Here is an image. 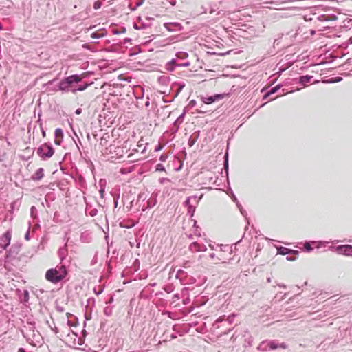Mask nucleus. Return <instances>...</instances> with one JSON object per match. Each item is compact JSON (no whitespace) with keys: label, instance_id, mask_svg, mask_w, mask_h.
<instances>
[{"label":"nucleus","instance_id":"c9c22d12","mask_svg":"<svg viewBox=\"0 0 352 352\" xmlns=\"http://www.w3.org/2000/svg\"><path fill=\"white\" fill-rule=\"evenodd\" d=\"M167 158H168V155L163 154L160 156V160L162 162H165L167 160Z\"/></svg>","mask_w":352,"mask_h":352},{"label":"nucleus","instance_id":"a19ab883","mask_svg":"<svg viewBox=\"0 0 352 352\" xmlns=\"http://www.w3.org/2000/svg\"><path fill=\"white\" fill-rule=\"evenodd\" d=\"M36 210V208L34 206H32L30 209L31 215L33 217V214L34 213V210Z\"/></svg>","mask_w":352,"mask_h":352},{"label":"nucleus","instance_id":"9d476101","mask_svg":"<svg viewBox=\"0 0 352 352\" xmlns=\"http://www.w3.org/2000/svg\"><path fill=\"white\" fill-rule=\"evenodd\" d=\"M278 253L282 255H287L289 254H298V251L291 250L285 247L280 246L277 248Z\"/></svg>","mask_w":352,"mask_h":352},{"label":"nucleus","instance_id":"0eeeda50","mask_svg":"<svg viewBox=\"0 0 352 352\" xmlns=\"http://www.w3.org/2000/svg\"><path fill=\"white\" fill-rule=\"evenodd\" d=\"M336 251L339 254L352 256V245H338L336 248Z\"/></svg>","mask_w":352,"mask_h":352},{"label":"nucleus","instance_id":"bf43d9fd","mask_svg":"<svg viewBox=\"0 0 352 352\" xmlns=\"http://www.w3.org/2000/svg\"><path fill=\"white\" fill-rule=\"evenodd\" d=\"M232 199L234 201H237L236 197L234 196V195H232Z\"/></svg>","mask_w":352,"mask_h":352},{"label":"nucleus","instance_id":"20e7f679","mask_svg":"<svg viewBox=\"0 0 352 352\" xmlns=\"http://www.w3.org/2000/svg\"><path fill=\"white\" fill-rule=\"evenodd\" d=\"M278 348L285 349L286 345L285 343L278 344L275 341H263L258 346L260 351L274 350Z\"/></svg>","mask_w":352,"mask_h":352},{"label":"nucleus","instance_id":"052dcab7","mask_svg":"<svg viewBox=\"0 0 352 352\" xmlns=\"http://www.w3.org/2000/svg\"><path fill=\"white\" fill-rule=\"evenodd\" d=\"M341 80H342V78H341V77H338V78H337V80H336V82H339V81H340Z\"/></svg>","mask_w":352,"mask_h":352},{"label":"nucleus","instance_id":"2f4dec72","mask_svg":"<svg viewBox=\"0 0 352 352\" xmlns=\"http://www.w3.org/2000/svg\"><path fill=\"white\" fill-rule=\"evenodd\" d=\"M234 320V316H230L228 318H226V322H227L229 324H232Z\"/></svg>","mask_w":352,"mask_h":352},{"label":"nucleus","instance_id":"37998d69","mask_svg":"<svg viewBox=\"0 0 352 352\" xmlns=\"http://www.w3.org/2000/svg\"><path fill=\"white\" fill-rule=\"evenodd\" d=\"M81 112H82V109H81L80 108H78V109H77L76 110V112H75V113H76V114L79 115V114H80V113H81Z\"/></svg>","mask_w":352,"mask_h":352},{"label":"nucleus","instance_id":"4d7b16f0","mask_svg":"<svg viewBox=\"0 0 352 352\" xmlns=\"http://www.w3.org/2000/svg\"><path fill=\"white\" fill-rule=\"evenodd\" d=\"M113 297H111L109 302H107V303H111V302H113Z\"/></svg>","mask_w":352,"mask_h":352},{"label":"nucleus","instance_id":"58836bf2","mask_svg":"<svg viewBox=\"0 0 352 352\" xmlns=\"http://www.w3.org/2000/svg\"><path fill=\"white\" fill-rule=\"evenodd\" d=\"M99 192H100L101 198H103L104 194V188H101L100 190H99Z\"/></svg>","mask_w":352,"mask_h":352},{"label":"nucleus","instance_id":"79ce46f5","mask_svg":"<svg viewBox=\"0 0 352 352\" xmlns=\"http://www.w3.org/2000/svg\"><path fill=\"white\" fill-rule=\"evenodd\" d=\"M25 240H29L30 239V232H29V231H28L27 233L25 234Z\"/></svg>","mask_w":352,"mask_h":352},{"label":"nucleus","instance_id":"603ef678","mask_svg":"<svg viewBox=\"0 0 352 352\" xmlns=\"http://www.w3.org/2000/svg\"><path fill=\"white\" fill-rule=\"evenodd\" d=\"M182 272H184V271H183L182 270H179L177 271V275H179V274H181V273H182Z\"/></svg>","mask_w":352,"mask_h":352},{"label":"nucleus","instance_id":"774afa93","mask_svg":"<svg viewBox=\"0 0 352 352\" xmlns=\"http://www.w3.org/2000/svg\"><path fill=\"white\" fill-rule=\"evenodd\" d=\"M3 29L2 25L0 23V30Z\"/></svg>","mask_w":352,"mask_h":352},{"label":"nucleus","instance_id":"393cba45","mask_svg":"<svg viewBox=\"0 0 352 352\" xmlns=\"http://www.w3.org/2000/svg\"><path fill=\"white\" fill-rule=\"evenodd\" d=\"M104 315H106L107 316H110L111 314H112V307H106L104 309Z\"/></svg>","mask_w":352,"mask_h":352},{"label":"nucleus","instance_id":"e433bc0d","mask_svg":"<svg viewBox=\"0 0 352 352\" xmlns=\"http://www.w3.org/2000/svg\"><path fill=\"white\" fill-rule=\"evenodd\" d=\"M162 148H163V146H162V144H158V145L155 147V151L158 152V151H160V150H162Z\"/></svg>","mask_w":352,"mask_h":352},{"label":"nucleus","instance_id":"1a4fd4ad","mask_svg":"<svg viewBox=\"0 0 352 352\" xmlns=\"http://www.w3.org/2000/svg\"><path fill=\"white\" fill-rule=\"evenodd\" d=\"M21 246L18 245H13L10 250L6 253V258L8 259H12L16 256L20 251Z\"/></svg>","mask_w":352,"mask_h":352},{"label":"nucleus","instance_id":"ea45409f","mask_svg":"<svg viewBox=\"0 0 352 352\" xmlns=\"http://www.w3.org/2000/svg\"><path fill=\"white\" fill-rule=\"evenodd\" d=\"M119 198H120V194H119V193L116 194V195H113V199H114V201H115V200L118 201Z\"/></svg>","mask_w":352,"mask_h":352},{"label":"nucleus","instance_id":"a18cd8bd","mask_svg":"<svg viewBox=\"0 0 352 352\" xmlns=\"http://www.w3.org/2000/svg\"><path fill=\"white\" fill-rule=\"evenodd\" d=\"M41 133H42V135H43V137H45V135H46V133H45V131L44 130V129H43V128H41Z\"/></svg>","mask_w":352,"mask_h":352},{"label":"nucleus","instance_id":"72a5a7b5","mask_svg":"<svg viewBox=\"0 0 352 352\" xmlns=\"http://www.w3.org/2000/svg\"><path fill=\"white\" fill-rule=\"evenodd\" d=\"M226 316H221L219 318H217L216 320V322L219 323V322H221L226 321Z\"/></svg>","mask_w":352,"mask_h":352},{"label":"nucleus","instance_id":"9b49d317","mask_svg":"<svg viewBox=\"0 0 352 352\" xmlns=\"http://www.w3.org/2000/svg\"><path fill=\"white\" fill-rule=\"evenodd\" d=\"M313 78L312 76L305 75L301 76L298 78L294 79L296 82L301 84L303 86H305L307 83H309L311 79Z\"/></svg>","mask_w":352,"mask_h":352},{"label":"nucleus","instance_id":"6ab92c4d","mask_svg":"<svg viewBox=\"0 0 352 352\" xmlns=\"http://www.w3.org/2000/svg\"><path fill=\"white\" fill-rule=\"evenodd\" d=\"M157 204V199L156 197L153 196V195H151L150 199L147 201V206L146 208H151L155 206Z\"/></svg>","mask_w":352,"mask_h":352},{"label":"nucleus","instance_id":"69168bd1","mask_svg":"<svg viewBox=\"0 0 352 352\" xmlns=\"http://www.w3.org/2000/svg\"><path fill=\"white\" fill-rule=\"evenodd\" d=\"M80 181L85 182L83 177H80Z\"/></svg>","mask_w":352,"mask_h":352},{"label":"nucleus","instance_id":"5701e85b","mask_svg":"<svg viewBox=\"0 0 352 352\" xmlns=\"http://www.w3.org/2000/svg\"><path fill=\"white\" fill-rule=\"evenodd\" d=\"M224 170L226 171V175H228V152L226 153L224 155Z\"/></svg>","mask_w":352,"mask_h":352},{"label":"nucleus","instance_id":"473e14b6","mask_svg":"<svg viewBox=\"0 0 352 352\" xmlns=\"http://www.w3.org/2000/svg\"><path fill=\"white\" fill-rule=\"evenodd\" d=\"M207 250V248L204 244H199V252H205Z\"/></svg>","mask_w":352,"mask_h":352},{"label":"nucleus","instance_id":"aec40b11","mask_svg":"<svg viewBox=\"0 0 352 352\" xmlns=\"http://www.w3.org/2000/svg\"><path fill=\"white\" fill-rule=\"evenodd\" d=\"M189 250L192 252H199V243H198L197 242H192L190 245H189Z\"/></svg>","mask_w":352,"mask_h":352},{"label":"nucleus","instance_id":"6e6552de","mask_svg":"<svg viewBox=\"0 0 352 352\" xmlns=\"http://www.w3.org/2000/svg\"><path fill=\"white\" fill-rule=\"evenodd\" d=\"M12 233L11 231L8 230L0 237V247L4 250L10 245L11 241Z\"/></svg>","mask_w":352,"mask_h":352},{"label":"nucleus","instance_id":"f3484780","mask_svg":"<svg viewBox=\"0 0 352 352\" xmlns=\"http://www.w3.org/2000/svg\"><path fill=\"white\" fill-rule=\"evenodd\" d=\"M191 201H193L195 204H197L199 199H197V197L196 196L192 197H188L186 200L184 201V205L186 207H188L189 205H192L191 204Z\"/></svg>","mask_w":352,"mask_h":352},{"label":"nucleus","instance_id":"0e129e2a","mask_svg":"<svg viewBox=\"0 0 352 352\" xmlns=\"http://www.w3.org/2000/svg\"><path fill=\"white\" fill-rule=\"evenodd\" d=\"M131 39L130 38H125L124 39V43H126V42L129 41Z\"/></svg>","mask_w":352,"mask_h":352},{"label":"nucleus","instance_id":"7c9ffc66","mask_svg":"<svg viewBox=\"0 0 352 352\" xmlns=\"http://www.w3.org/2000/svg\"><path fill=\"white\" fill-rule=\"evenodd\" d=\"M102 6V3L99 1H95L94 3V8L95 10H98L99 8H100Z\"/></svg>","mask_w":352,"mask_h":352},{"label":"nucleus","instance_id":"680f3d73","mask_svg":"<svg viewBox=\"0 0 352 352\" xmlns=\"http://www.w3.org/2000/svg\"><path fill=\"white\" fill-rule=\"evenodd\" d=\"M172 130L174 131V132H177V131H176V126H173V129Z\"/></svg>","mask_w":352,"mask_h":352},{"label":"nucleus","instance_id":"ddd939ff","mask_svg":"<svg viewBox=\"0 0 352 352\" xmlns=\"http://www.w3.org/2000/svg\"><path fill=\"white\" fill-rule=\"evenodd\" d=\"M58 254L62 262L67 255V247L66 244L64 246L59 248Z\"/></svg>","mask_w":352,"mask_h":352},{"label":"nucleus","instance_id":"7ed1b4c3","mask_svg":"<svg viewBox=\"0 0 352 352\" xmlns=\"http://www.w3.org/2000/svg\"><path fill=\"white\" fill-rule=\"evenodd\" d=\"M36 153L41 158L45 160L54 155V149L50 143H45L37 148Z\"/></svg>","mask_w":352,"mask_h":352},{"label":"nucleus","instance_id":"423d86ee","mask_svg":"<svg viewBox=\"0 0 352 352\" xmlns=\"http://www.w3.org/2000/svg\"><path fill=\"white\" fill-rule=\"evenodd\" d=\"M228 94H217L213 96H208V97H203L202 101L207 104H212L214 102L219 101L220 100L223 99Z\"/></svg>","mask_w":352,"mask_h":352},{"label":"nucleus","instance_id":"f257e3e1","mask_svg":"<svg viewBox=\"0 0 352 352\" xmlns=\"http://www.w3.org/2000/svg\"><path fill=\"white\" fill-rule=\"evenodd\" d=\"M82 79V78L81 76L78 74H74L65 77L59 82L58 85H57V88L55 89V90H59L64 92L72 91L74 93V85L80 82Z\"/></svg>","mask_w":352,"mask_h":352},{"label":"nucleus","instance_id":"2eb2a0df","mask_svg":"<svg viewBox=\"0 0 352 352\" xmlns=\"http://www.w3.org/2000/svg\"><path fill=\"white\" fill-rule=\"evenodd\" d=\"M55 137L56 140H55V144L59 145L60 144V141L58 140V138H63V130L60 128H58L55 130L54 133Z\"/></svg>","mask_w":352,"mask_h":352},{"label":"nucleus","instance_id":"c756f323","mask_svg":"<svg viewBox=\"0 0 352 352\" xmlns=\"http://www.w3.org/2000/svg\"><path fill=\"white\" fill-rule=\"evenodd\" d=\"M197 139V137L196 138H190L188 142V145L190 146H192L195 144Z\"/></svg>","mask_w":352,"mask_h":352},{"label":"nucleus","instance_id":"4be33fe9","mask_svg":"<svg viewBox=\"0 0 352 352\" xmlns=\"http://www.w3.org/2000/svg\"><path fill=\"white\" fill-rule=\"evenodd\" d=\"M88 85H89L87 83H84L83 85H80L78 86H76V85H74V94H75L77 91H82L85 90L87 89V87H88Z\"/></svg>","mask_w":352,"mask_h":352},{"label":"nucleus","instance_id":"338daca9","mask_svg":"<svg viewBox=\"0 0 352 352\" xmlns=\"http://www.w3.org/2000/svg\"><path fill=\"white\" fill-rule=\"evenodd\" d=\"M195 101L194 100L190 101V104H195Z\"/></svg>","mask_w":352,"mask_h":352},{"label":"nucleus","instance_id":"13d9d810","mask_svg":"<svg viewBox=\"0 0 352 352\" xmlns=\"http://www.w3.org/2000/svg\"><path fill=\"white\" fill-rule=\"evenodd\" d=\"M134 28L136 29V30H140V29L136 24H134Z\"/></svg>","mask_w":352,"mask_h":352},{"label":"nucleus","instance_id":"8fccbe9b","mask_svg":"<svg viewBox=\"0 0 352 352\" xmlns=\"http://www.w3.org/2000/svg\"><path fill=\"white\" fill-rule=\"evenodd\" d=\"M17 352H25V350L23 348H20Z\"/></svg>","mask_w":352,"mask_h":352},{"label":"nucleus","instance_id":"5fc2aeb1","mask_svg":"<svg viewBox=\"0 0 352 352\" xmlns=\"http://www.w3.org/2000/svg\"><path fill=\"white\" fill-rule=\"evenodd\" d=\"M279 287H283V288H285L286 287V285H283V284H278V285Z\"/></svg>","mask_w":352,"mask_h":352},{"label":"nucleus","instance_id":"f03ea898","mask_svg":"<svg viewBox=\"0 0 352 352\" xmlns=\"http://www.w3.org/2000/svg\"><path fill=\"white\" fill-rule=\"evenodd\" d=\"M67 271L65 265H57L55 268L48 270L45 274V278L52 283H57L65 278Z\"/></svg>","mask_w":352,"mask_h":352},{"label":"nucleus","instance_id":"3c124183","mask_svg":"<svg viewBox=\"0 0 352 352\" xmlns=\"http://www.w3.org/2000/svg\"><path fill=\"white\" fill-rule=\"evenodd\" d=\"M210 257L211 258H214L215 257V254H214V253H211V254H210Z\"/></svg>","mask_w":352,"mask_h":352},{"label":"nucleus","instance_id":"de8ad7c7","mask_svg":"<svg viewBox=\"0 0 352 352\" xmlns=\"http://www.w3.org/2000/svg\"><path fill=\"white\" fill-rule=\"evenodd\" d=\"M14 204H15V202H14V203H12V204H11V210H10L11 212H12V211H13V210H14Z\"/></svg>","mask_w":352,"mask_h":352},{"label":"nucleus","instance_id":"6e6d98bb","mask_svg":"<svg viewBox=\"0 0 352 352\" xmlns=\"http://www.w3.org/2000/svg\"><path fill=\"white\" fill-rule=\"evenodd\" d=\"M149 104H150L149 100H147V101L146 102V103H145V106H146V107H148V106H149Z\"/></svg>","mask_w":352,"mask_h":352},{"label":"nucleus","instance_id":"09e8293b","mask_svg":"<svg viewBox=\"0 0 352 352\" xmlns=\"http://www.w3.org/2000/svg\"><path fill=\"white\" fill-rule=\"evenodd\" d=\"M118 205V201L115 200V201H114V207H115V208H117Z\"/></svg>","mask_w":352,"mask_h":352},{"label":"nucleus","instance_id":"412c9836","mask_svg":"<svg viewBox=\"0 0 352 352\" xmlns=\"http://www.w3.org/2000/svg\"><path fill=\"white\" fill-rule=\"evenodd\" d=\"M188 56V53L185 52H178L176 54V57L178 59V60H180L179 62H182V60L186 59Z\"/></svg>","mask_w":352,"mask_h":352},{"label":"nucleus","instance_id":"bb28decb","mask_svg":"<svg viewBox=\"0 0 352 352\" xmlns=\"http://www.w3.org/2000/svg\"><path fill=\"white\" fill-rule=\"evenodd\" d=\"M170 25H173V26H179V24L177 23H165L164 24V26L166 27V28L169 30V31H171L172 29L170 28Z\"/></svg>","mask_w":352,"mask_h":352},{"label":"nucleus","instance_id":"f8f14e48","mask_svg":"<svg viewBox=\"0 0 352 352\" xmlns=\"http://www.w3.org/2000/svg\"><path fill=\"white\" fill-rule=\"evenodd\" d=\"M43 177L44 170L43 168H40L32 175L31 178L33 181H40Z\"/></svg>","mask_w":352,"mask_h":352},{"label":"nucleus","instance_id":"39448f33","mask_svg":"<svg viewBox=\"0 0 352 352\" xmlns=\"http://www.w3.org/2000/svg\"><path fill=\"white\" fill-rule=\"evenodd\" d=\"M190 65V63L189 61L179 62L178 59L176 58H173L166 65V69L169 72H173L175 70V67H188Z\"/></svg>","mask_w":352,"mask_h":352},{"label":"nucleus","instance_id":"864d4df0","mask_svg":"<svg viewBox=\"0 0 352 352\" xmlns=\"http://www.w3.org/2000/svg\"><path fill=\"white\" fill-rule=\"evenodd\" d=\"M184 87V84L179 85V91H181Z\"/></svg>","mask_w":352,"mask_h":352},{"label":"nucleus","instance_id":"4468645a","mask_svg":"<svg viewBox=\"0 0 352 352\" xmlns=\"http://www.w3.org/2000/svg\"><path fill=\"white\" fill-rule=\"evenodd\" d=\"M85 212L87 215L94 217L97 215L98 210L96 208H92L91 205L87 204Z\"/></svg>","mask_w":352,"mask_h":352},{"label":"nucleus","instance_id":"e2e57ef3","mask_svg":"<svg viewBox=\"0 0 352 352\" xmlns=\"http://www.w3.org/2000/svg\"><path fill=\"white\" fill-rule=\"evenodd\" d=\"M30 331H32V332H34V327H30Z\"/></svg>","mask_w":352,"mask_h":352},{"label":"nucleus","instance_id":"4c0bfd02","mask_svg":"<svg viewBox=\"0 0 352 352\" xmlns=\"http://www.w3.org/2000/svg\"><path fill=\"white\" fill-rule=\"evenodd\" d=\"M94 293L96 294V295H99L102 292H103V289L102 288H100L98 291L96 290V289L95 288L94 289Z\"/></svg>","mask_w":352,"mask_h":352},{"label":"nucleus","instance_id":"cd10ccee","mask_svg":"<svg viewBox=\"0 0 352 352\" xmlns=\"http://www.w3.org/2000/svg\"><path fill=\"white\" fill-rule=\"evenodd\" d=\"M192 262L190 261H185L183 263L182 267L184 268H189L191 267Z\"/></svg>","mask_w":352,"mask_h":352},{"label":"nucleus","instance_id":"dca6fc26","mask_svg":"<svg viewBox=\"0 0 352 352\" xmlns=\"http://www.w3.org/2000/svg\"><path fill=\"white\" fill-rule=\"evenodd\" d=\"M185 117V112L182 113L174 122V126H176V131H178L180 124L184 122Z\"/></svg>","mask_w":352,"mask_h":352},{"label":"nucleus","instance_id":"a878e982","mask_svg":"<svg viewBox=\"0 0 352 352\" xmlns=\"http://www.w3.org/2000/svg\"><path fill=\"white\" fill-rule=\"evenodd\" d=\"M304 247L307 252H309L313 250V248L311 247L310 242H306L304 245Z\"/></svg>","mask_w":352,"mask_h":352},{"label":"nucleus","instance_id":"c03bdc74","mask_svg":"<svg viewBox=\"0 0 352 352\" xmlns=\"http://www.w3.org/2000/svg\"><path fill=\"white\" fill-rule=\"evenodd\" d=\"M169 2L173 6L176 4V0H170Z\"/></svg>","mask_w":352,"mask_h":352},{"label":"nucleus","instance_id":"49530a36","mask_svg":"<svg viewBox=\"0 0 352 352\" xmlns=\"http://www.w3.org/2000/svg\"><path fill=\"white\" fill-rule=\"evenodd\" d=\"M287 259L289 260V261H295L296 260V257H289V256H287Z\"/></svg>","mask_w":352,"mask_h":352},{"label":"nucleus","instance_id":"c85d7f7f","mask_svg":"<svg viewBox=\"0 0 352 352\" xmlns=\"http://www.w3.org/2000/svg\"><path fill=\"white\" fill-rule=\"evenodd\" d=\"M155 169L157 171H164L165 170V168H164V165L162 164H157Z\"/></svg>","mask_w":352,"mask_h":352},{"label":"nucleus","instance_id":"a211bd4d","mask_svg":"<svg viewBox=\"0 0 352 352\" xmlns=\"http://www.w3.org/2000/svg\"><path fill=\"white\" fill-rule=\"evenodd\" d=\"M280 87H281V85L280 84H278L276 86L272 87L268 92H267L264 95L263 99H266L271 94H275Z\"/></svg>","mask_w":352,"mask_h":352},{"label":"nucleus","instance_id":"b1692460","mask_svg":"<svg viewBox=\"0 0 352 352\" xmlns=\"http://www.w3.org/2000/svg\"><path fill=\"white\" fill-rule=\"evenodd\" d=\"M187 208L188 213L190 214L191 217L193 216L196 206L195 205H189V206Z\"/></svg>","mask_w":352,"mask_h":352},{"label":"nucleus","instance_id":"f704fd0d","mask_svg":"<svg viewBox=\"0 0 352 352\" xmlns=\"http://www.w3.org/2000/svg\"><path fill=\"white\" fill-rule=\"evenodd\" d=\"M125 31H126V29L124 28H123L121 31L113 30V32L114 34H121V33H124Z\"/></svg>","mask_w":352,"mask_h":352}]
</instances>
